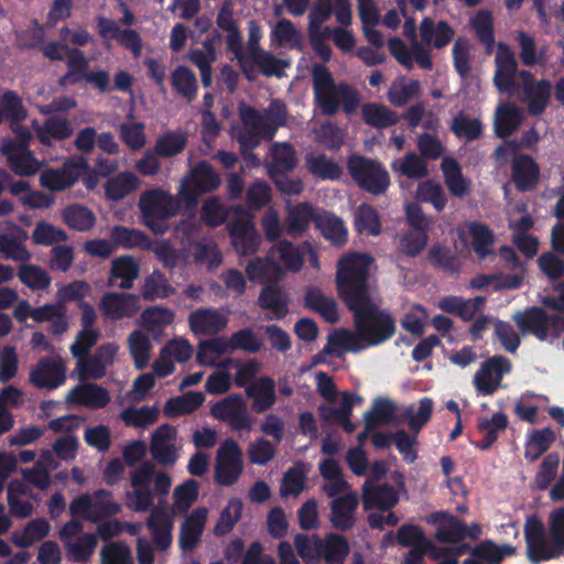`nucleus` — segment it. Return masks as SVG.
<instances>
[{
	"mask_svg": "<svg viewBox=\"0 0 564 564\" xmlns=\"http://www.w3.org/2000/svg\"><path fill=\"white\" fill-rule=\"evenodd\" d=\"M372 261L368 254H346L337 263L335 278L338 296L352 313L355 329L368 347L382 345L397 333L395 318L380 308L381 301L370 283Z\"/></svg>",
	"mask_w": 564,
	"mask_h": 564,
	"instance_id": "f257e3e1",
	"label": "nucleus"
},
{
	"mask_svg": "<svg viewBox=\"0 0 564 564\" xmlns=\"http://www.w3.org/2000/svg\"><path fill=\"white\" fill-rule=\"evenodd\" d=\"M183 203L162 188L148 189L141 194L139 208L142 223L153 234L163 235L169 230L167 220L176 216Z\"/></svg>",
	"mask_w": 564,
	"mask_h": 564,
	"instance_id": "f03ea898",
	"label": "nucleus"
},
{
	"mask_svg": "<svg viewBox=\"0 0 564 564\" xmlns=\"http://www.w3.org/2000/svg\"><path fill=\"white\" fill-rule=\"evenodd\" d=\"M347 170L358 188L373 196L384 195L390 187L389 172L378 160L352 154L347 160Z\"/></svg>",
	"mask_w": 564,
	"mask_h": 564,
	"instance_id": "7ed1b4c3",
	"label": "nucleus"
},
{
	"mask_svg": "<svg viewBox=\"0 0 564 564\" xmlns=\"http://www.w3.org/2000/svg\"><path fill=\"white\" fill-rule=\"evenodd\" d=\"M221 184L219 174L207 161L196 163L183 178L178 197L188 210L197 207L199 197L213 193Z\"/></svg>",
	"mask_w": 564,
	"mask_h": 564,
	"instance_id": "20e7f679",
	"label": "nucleus"
},
{
	"mask_svg": "<svg viewBox=\"0 0 564 564\" xmlns=\"http://www.w3.org/2000/svg\"><path fill=\"white\" fill-rule=\"evenodd\" d=\"M390 478L395 487L389 484L376 485L371 480L365 481L361 490V500L366 511L375 509L390 511L398 505L400 500L399 492L405 491L404 475L399 470H394L391 473Z\"/></svg>",
	"mask_w": 564,
	"mask_h": 564,
	"instance_id": "39448f33",
	"label": "nucleus"
},
{
	"mask_svg": "<svg viewBox=\"0 0 564 564\" xmlns=\"http://www.w3.org/2000/svg\"><path fill=\"white\" fill-rule=\"evenodd\" d=\"M68 70L59 77L58 86L67 87L86 80L94 85L100 93L110 90V77L106 70L88 72L89 61L82 50L69 51V59L66 61Z\"/></svg>",
	"mask_w": 564,
	"mask_h": 564,
	"instance_id": "423d86ee",
	"label": "nucleus"
},
{
	"mask_svg": "<svg viewBox=\"0 0 564 564\" xmlns=\"http://www.w3.org/2000/svg\"><path fill=\"white\" fill-rule=\"evenodd\" d=\"M236 217L227 225L235 250L242 256L256 253L262 238L258 232L252 215L241 205L234 207Z\"/></svg>",
	"mask_w": 564,
	"mask_h": 564,
	"instance_id": "0eeeda50",
	"label": "nucleus"
},
{
	"mask_svg": "<svg viewBox=\"0 0 564 564\" xmlns=\"http://www.w3.org/2000/svg\"><path fill=\"white\" fill-rule=\"evenodd\" d=\"M243 453L234 438L225 440L217 449L214 480L225 487L235 485L243 471Z\"/></svg>",
	"mask_w": 564,
	"mask_h": 564,
	"instance_id": "6e6552de",
	"label": "nucleus"
},
{
	"mask_svg": "<svg viewBox=\"0 0 564 564\" xmlns=\"http://www.w3.org/2000/svg\"><path fill=\"white\" fill-rule=\"evenodd\" d=\"M210 415L227 423L236 432H250L253 426V419L248 411L246 400L240 393H231L215 402L210 408Z\"/></svg>",
	"mask_w": 564,
	"mask_h": 564,
	"instance_id": "1a4fd4ad",
	"label": "nucleus"
},
{
	"mask_svg": "<svg viewBox=\"0 0 564 564\" xmlns=\"http://www.w3.org/2000/svg\"><path fill=\"white\" fill-rule=\"evenodd\" d=\"M88 170L87 159L83 155H75L67 159L61 167L44 170L40 175V183L52 192H62L75 185L82 173Z\"/></svg>",
	"mask_w": 564,
	"mask_h": 564,
	"instance_id": "9d476101",
	"label": "nucleus"
},
{
	"mask_svg": "<svg viewBox=\"0 0 564 564\" xmlns=\"http://www.w3.org/2000/svg\"><path fill=\"white\" fill-rule=\"evenodd\" d=\"M495 65L496 69L492 82L496 89L501 94L513 95L519 89V84L516 80L518 62L514 52L508 44L503 42L498 43Z\"/></svg>",
	"mask_w": 564,
	"mask_h": 564,
	"instance_id": "9b49d317",
	"label": "nucleus"
},
{
	"mask_svg": "<svg viewBox=\"0 0 564 564\" xmlns=\"http://www.w3.org/2000/svg\"><path fill=\"white\" fill-rule=\"evenodd\" d=\"M312 84L315 104L322 115L333 117L338 112V102L333 98L336 86L330 70L324 64H314L312 67Z\"/></svg>",
	"mask_w": 564,
	"mask_h": 564,
	"instance_id": "f8f14e48",
	"label": "nucleus"
},
{
	"mask_svg": "<svg viewBox=\"0 0 564 564\" xmlns=\"http://www.w3.org/2000/svg\"><path fill=\"white\" fill-rule=\"evenodd\" d=\"M177 430L170 424L159 426L151 435L150 454L161 466L172 467L180 458V448L175 445Z\"/></svg>",
	"mask_w": 564,
	"mask_h": 564,
	"instance_id": "ddd939ff",
	"label": "nucleus"
},
{
	"mask_svg": "<svg viewBox=\"0 0 564 564\" xmlns=\"http://www.w3.org/2000/svg\"><path fill=\"white\" fill-rule=\"evenodd\" d=\"M66 381V366L59 356L42 357L30 370V382L39 389L54 390Z\"/></svg>",
	"mask_w": 564,
	"mask_h": 564,
	"instance_id": "4468645a",
	"label": "nucleus"
},
{
	"mask_svg": "<svg viewBox=\"0 0 564 564\" xmlns=\"http://www.w3.org/2000/svg\"><path fill=\"white\" fill-rule=\"evenodd\" d=\"M510 360L501 355H496L484 361L479 370L475 373L474 384L477 391L482 395L494 394L503 378L505 373L510 372Z\"/></svg>",
	"mask_w": 564,
	"mask_h": 564,
	"instance_id": "2eb2a0df",
	"label": "nucleus"
},
{
	"mask_svg": "<svg viewBox=\"0 0 564 564\" xmlns=\"http://www.w3.org/2000/svg\"><path fill=\"white\" fill-rule=\"evenodd\" d=\"M97 28L104 40H115L120 46L130 51L134 58L141 56L143 43L135 30L120 29L115 20L105 17L97 18Z\"/></svg>",
	"mask_w": 564,
	"mask_h": 564,
	"instance_id": "dca6fc26",
	"label": "nucleus"
},
{
	"mask_svg": "<svg viewBox=\"0 0 564 564\" xmlns=\"http://www.w3.org/2000/svg\"><path fill=\"white\" fill-rule=\"evenodd\" d=\"M512 319L522 335H533L540 341L547 339L550 315L542 307L531 306L524 311H518Z\"/></svg>",
	"mask_w": 564,
	"mask_h": 564,
	"instance_id": "f3484780",
	"label": "nucleus"
},
{
	"mask_svg": "<svg viewBox=\"0 0 564 564\" xmlns=\"http://www.w3.org/2000/svg\"><path fill=\"white\" fill-rule=\"evenodd\" d=\"M100 310L112 321L130 318L140 310L139 296L130 293H107L100 301Z\"/></svg>",
	"mask_w": 564,
	"mask_h": 564,
	"instance_id": "a211bd4d",
	"label": "nucleus"
},
{
	"mask_svg": "<svg viewBox=\"0 0 564 564\" xmlns=\"http://www.w3.org/2000/svg\"><path fill=\"white\" fill-rule=\"evenodd\" d=\"M359 506L358 495L355 491L334 498L330 503L332 527L339 531H348L356 524V512Z\"/></svg>",
	"mask_w": 564,
	"mask_h": 564,
	"instance_id": "6ab92c4d",
	"label": "nucleus"
},
{
	"mask_svg": "<svg viewBox=\"0 0 564 564\" xmlns=\"http://www.w3.org/2000/svg\"><path fill=\"white\" fill-rule=\"evenodd\" d=\"M511 177L519 192L533 191L540 178V166L529 154L516 155L512 160Z\"/></svg>",
	"mask_w": 564,
	"mask_h": 564,
	"instance_id": "aec40b11",
	"label": "nucleus"
},
{
	"mask_svg": "<svg viewBox=\"0 0 564 564\" xmlns=\"http://www.w3.org/2000/svg\"><path fill=\"white\" fill-rule=\"evenodd\" d=\"M246 397L256 413H264L276 402L275 381L269 376H261L246 387Z\"/></svg>",
	"mask_w": 564,
	"mask_h": 564,
	"instance_id": "412c9836",
	"label": "nucleus"
},
{
	"mask_svg": "<svg viewBox=\"0 0 564 564\" xmlns=\"http://www.w3.org/2000/svg\"><path fill=\"white\" fill-rule=\"evenodd\" d=\"M419 31L422 43L436 50L447 46L455 36V30L447 21L435 22L429 17L422 19Z\"/></svg>",
	"mask_w": 564,
	"mask_h": 564,
	"instance_id": "4be33fe9",
	"label": "nucleus"
},
{
	"mask_svg": "<svg viewBox=\"0 0 564 564\" xmlns=\"http://www.w3.org/2000/svg\"><path fill=\"white\" fill-rule=\"evenodd\" d=\"M206 520L207 509L205 507L194 509L185 518L178 535V545L182 551L187 552L195 549L204 532Z\"/></svg>",
	"mask_w": 564,
	"mask_h": 564,
	"instance_id": "5701e85b",
	"label": "nucleus"
},
{
	"mask_svg": "<svg viewBox=\"0 0 564 564\" xmlns=\"http://www.w3.org/2000/svg\"><path fill=\"white\" fill-rule=\"evenodd\" d=\"M188 324L196 335H215L227 326L228 319L215 308H198L188 315Z\"/></svg>",
	"mask_w": 564,
	"mask_h": 564,
	"instance_id": "b1692460",
	"label": "nucleus"
},
{
	"mask_svg": "<svg viewBox=\"0 0 564 564\" xmlns=\"http://www.w3.org/2000/svg\"><path fill=\"white\" fill-rule=\"evenodd\" d=\"M67 402L97 410L108 405L110 395L108 390L99 384L84 383L69 391Z\"/></svg>",
	"mask_w": 564,
	"mask_h": 564,
	"instance_id": "393cba45",
	"label": "nucleus"
},
{
	"mask_svg": "<svg viewBox=\"0 0 564 564\" xmlns=\"http://www.w3.org/2000/svg\"><path fill=\"white\" fill-rule=\"evenodd\" d=\"M22 147L18 142L10 141L4 144L1 152L7 158L11 171L19 176H32L39 171V162L31 152H22Z\"/></svg>",
	"mask_w": 564,
	"mask_h": 564,
	"instance_id": "a878e982",
	"label": "nucleus"
},
{
	"mask_svg": "<svg viewBox=\"0 0 564 564\" xmlns=\"http://www.w3.org/2000/svg\"><path fill=\"white\" fill-rule=\"evenodd\" d=\"M523 120V112L514 102H506L498 106L494 122V131L497 138L506 139L513 134Z\"/></svg>",
	"mask_w": 564,
	"mask_h": 564,
	"instance_id": "bb28decb",
	"label": "nucleus"
},
{
	"mask_svg": "<svg viewBox=\"0 0 564 564\" xmlns=\"http://www.w3.org/2000/svg\"><path fill=\"white\" fill-rule=\"evenodd\" d=\"M153 542L158 550L165 551L172 544V520L164 509L153 508L147 520Z\"/></svg>",
	"mask_w": 564,
	"mask_h": 564,
	"instance_id": "cd10ccee",
	"label": "nucleus"
},
{
	"mask_svg": "<svg viewBox=\"0 0 564 564\" xmlns=\"http://www.w3.org/2000/svg\"><path fill=\"white\" fill-rule=\"evenodd\" d=\"M140 264L129 254L117 257L111 262L109 283L115 284L120 280L118 286L122 290H129L139 278Z\"/></svg>",
	"mask_w": 564,
	"mask_h": 564,
	"instance_id": "c85d7f7f",
	"label": "nucleus"
},
{
	"mask_svg": "<svg viewBox=\"0 0 564 564\" xmlns=\"http://www.w3.org/2000/svg\"><path fill=\"white\" fill-rule=\"evenodd\" d=\"M110 239L113 246L122 249H152V241L149 236L142 230L126 227L122 225H116L110 230Z\"/></svg>",
	"mask_w": 564,
	"mask_h": 564,
	"instance_id": "c756f323",
	"label": "nucleus"
},
{
	"mask_svg": "<svg viewBox=\"0 0 564 564\" xmlns=\"http://www.w3.org/2000/svg\"><path fill=\"white\" fill-rule=\"evenodd\" d=\"M258 302L262 310L272 312L273 316L268 319H283L289 314V297L278 285L262 288Z\"/></svg>",
	"mask_w": 564,
	"mask_h": 564,
	"instance_id": "7c9ffc66",
	"label": "nucleus"
},
{
	"mask_svg": "<svg viewBox=\"0 0 564 564\" xmlns=\"http://www.w3.org/2000/svg\"><path fill=\"white\" fill-rule=\"evenodd\" d=\"M315 228L322 236L336 246H343L347 241V229L344 221L332 213L322 210L317 213Z\"/></svg>",
	"mask_w": 564,
	"mask_h": 564,
	"instance_id": "2f4dec72",
	"label": "nucleus"
},
{
	"mask_svg": "<svg viewBox=\"0 0 564 564\" xmlns=\"http://www.w3.org/2000/svg\"><path fill=\"white\" fill-rule=\"evenodd\" d=\"M441 169L449 193L458 198L467 196L469 193V182L464 177L459 163L452 156H445Z\"/></svg>",
	"mask_w": 564,
	"mask_h": 564,
	"instance_id": "473e14b6",
	"label": "nucleus"
},
{
	"mask_svg": "<svg viewBox=\"0 0 564 564\" xmlns=\"http://www.w3.org/2000/svg\"><path fill=\"white\" fill-rule=\"evenodd\" d=\"M524 100L528 104V111L531 116L542 115L550 104L552 97V84L549 79H540L536 84L528 86L523 90Z\"/></svg>",
	"mask_w": 564,
	"mask_h": 564,
	"instance_id": "72a5a7b5",
	"label": "nucleus"
},
{
	"mask_svg": "<svg viewBox=\"0 0 564 564\" xmlns=\"http://www.w3.org/2000/svg\"><path fill=\"white\" fill-rule=\"evenodd\" d=\"M205 402V395L199 391H189L180 397L170 398L163 408L167 417H177L195 412Z\"/></svg>",
	"mask_w": 564,
	"mask_h": 564,
	"instance_id": "f704fd0d",
	"label": "nucleus"
},
{
	"mask_svg": "<svg viewBox=\"0 0 564 564\" xmlns=\"http://www.w3.org/2000/svg\"><path fill=\"white\" fill-rule=\"evenodd\" d=\"M316 217L317 213L310 203H300L288 213L285 232L295 238L308 228L311 221L315 223Z\"/></svg>",
	"mask_w": 564,
	"mask_h": 564,
	"instance_id": "c9c22d12",
	"label": "nucleus"
},
{
	"mask_svg": "<svg viewBox=\"0 0 564 564\" xmlns=\"http://www.w3.org/2000/svg\"><path fill=\"white\" fill-rule=\"evenodd\" d=\"M116 352L115 347L111 344L102 345L98 348L97 352L91 357L78 358L77 369L79 371V378L82 380L101 379L106 373V364L104 360V354L110 356Z\"/></svg>",
	"mask_w": 564,
	"mask_h": 564,
	"instance_id": "e433bc0d",
	"label": "nucleus"
},
{
	"mask_svg": "<svg viewBox=\"0 0 564 564\" xmlns=\"http://www.w3.org/2000/svg\"><path fill=\"white\" fill-rule=\"evenodd\" d=\"M361 115L365 123L376 129H386L399 122L398 113L379 102L365 104Z\"/></svg>",
	"mask_w": 564,
	"mask_h": 564,
	"instance_id": "4c0bfd02",
	"label": "nucleus"
},
{
	"mask_svg": "<svg viewBox=\"0 0 564 564\" xmlns=\"http://www.w3.org/2000/svg\"><path fill=\"white\" fill-rule=\"evenodd\" d=\"M305 307L317 312L328 323H337L339 319L337 304L332 297L325 296L321 290L310 288L304 297Z\"/></svg>",
	"mask_w": 564,
	"mask_h": 564,
	"instance_id": "58836bf2",
	"label": "nucleus"
},
{
	"mask_svg": "<svg viewBox=\"0 0 564 564\" xmlns=\"http://www.w3.org/2000/svg\"><path fill=\"white\" fill-rule=\"evenodd\" d=\"M350 551L348 540L337 533H327L322 539L321 558L326 564H343Z\"/></svg>",
	"mask_w": 564,
	"mask_h": 564,
	"instance_id": "ea45409f",
	"label": "nucleus"
},
{
	"mask_svg": "<svg viewBox=\"0 0 564 564\" xmlns=\"http://www.w3.org/2000/svg\"><path fill=\"white\" fill-rule=\"evenodd\" d=\"M63 221L68 228L86 232L96 225V216L91 209L80 204H70L62 212Z\"/></svg>",
	"mask_w": 564,
	"mask_h": 564,
	"instance_id": "a19ab883",
	"label": "nucleus"
},
{
	"mask_svg": "<svg viewBox=\"0 0 564 564\" xmlns=\"http://www.w3.org/2000/svg\"><path fill=\"white\" fill-rule=\"evenodd\" d=\"M74 133L72 122L67 118L50 117L37 132V139L45 147L52 145V139L63 141Z\"/></svg>",
	"mask_w": 564,
	"mask_h": 564,
	"instance_id": "79ce46f5",
	"label": "nucleus"
},
{
	"mask_svg": "<svg viewBox=\"0 0 564 564\" xmlns=\"http://www.w3.org/2000/svg\"><path fill=\"white\" fill-rule=\"evenodd\" d=\"M50 522L45 518H36L31 520L21 532H13L12 542L18 547L26 549L43 540L50 533Z\"/></svg>",
	"mask_w": 564,
	"mask_h": 564,
	"instance_id": "37998d69",
	"label": "nucleus"
},
{
	"mask_svg": "<svg viewBox=\"0 0 564 564\" xmlns=\"http://www.w3.org/2000/svg\"><path fill=\"white\" fill-rule=\"evenodd\" d=\"M171 85L176 94L187 101H193L197 96V78L195 73L187 66L180 65L172 72Z\"/></svg>",
	"mask_w": 564,
	"mask_h": 564,
	"instance_id": "c03bdc74",
	"label": "nucleus"
},
{
	"mask_svg": "<svg viewBox=\"0 0 564 564\" xmlns=\"http://www.w3.org/2000/svg\"><path fill=\"white\" fill-rule=\"evenodd\" d=\"M272 160L268 165V174L274 175L291 172L297 163L296 153L290 143H276L271 149Z\"/></svg>",
	"mask_w": 564,
	"mask_h": 564,
	"instance_id": "a18cd8bd",
	"label": "nucleus"
},
{
	"mask_svg": "<svg viewBox=\"0 0 564 564\" xmlns=\"http://www.w3.org/2000/svg\"><path fill=\"white\" fill-rule=\"evenodd\" d=\"M305 164L311 174L322 180H338L343 172L339 164L323 153H307Z\"/></svg>",
	"mask_w": 564,
	"mask_h": 564,
	"instance_id": "49530a36",
	"label": "nucleus"
},
{
	"mask_svg": "<svg viewBox=\"0 0 564 564\" xmlns=\"http://www.w3.org/2000/svg\"><path fill=\"white\" fill-rule=\"evenodd\" d=\"M139 180L130 172H123L106 182L105 196L109 200L118 202L138 188Z\"/></svg>",
	"mask_w": 564,
	"mask_h": 564,
	"instance_id": "de8ad7c7",
	"label": "nucleus"
},
{
	"mask_svg": "<svg viewBox=\"0 0 564 564\" xmlns=\"http://www.w3.org/2000/svg\"><path fill=\"white\" fill-rule=\"evenodd\" d=\"M355 227L359 234L379 236L382 225L377 209L369 204L359 205L355 213Z\"/></svg>",
	"mask_w": 564,
	"mask_h": 564,
	"instance_id": "09e8293b",
	"label": "nucleus"
},
{
	"mask_svg": "<svg viewBox=\"0 0 564 564\" xmlns=\"http://www.w3.org/2000/svg\"><path fill=\"white\" fill-rule=\"evenodd\" d=\"M471 248L479 260H485L494 252L495 237L489 227L480 223H471L469 226Z\"/></svg>",
	"mask_w": 564,
	"mask_h": 564,
	"instance_id": "8fccbe9b",
	"label": "nucleus"
},
{
	"mask_svg": "<svg viewBox=\"0 0 564 564\" xmlns=\"http://www.w3.org/2000/svg\"><path fill=\"white\" fill-rule=\"evenodd\" d=\"M128 347L133 358L134 367L138 370L144 369L149 364L152 347L150 338L142 330L135 329L128 337Z\"/></svg>",
	"mask_w": 564,
	"mask_h": 564,
	"instance_id": "3c124183",
	"label": "nucleus"
},
{
	"mask_svg": "<svg viewBox=\"0 0 564 564\" xmlns=\"http://www.w3.org/2000/svg\"><path fill=\"white\" fill-rule=\"evenodd\" d=\"M173 293V286L161 271L154 270L145 278L142 286V296L145 301L152 302L156 299H165Z\"/></svg>",
	"mask_w": 564,
	"mask_h": 564,
	"instance_id": "603ef678",
	"label": "nucleus"
},
{
	"mask_svg": "<svg viewBox=\"0 0 564 564\" xmlns=\"http://www.w3.org/2000/svg\"><path fill=\"white\" fill-rule=\"evenodd\" d=\"M187 144V134L183 131H167L155 142L154 152L161 158H172L183 152Z\"/></svg>",
	"mask_w": 564,
	"mask_h": 564,
	"instance_id": "864d4df0",
	"label": "nucleus"
},
{
	"mask_svg": "<svg viewBox=\"0 0 564 564\" xmlns=\"http://www.w3.org/2000/svg\"><path fill=\"white\" fill-rule=\"evenodd\" d=\"M392 170L411 180H421L429 175L426 162L414 152L406 153L400 161H394Z\"/></svg>",
	"mask_w": 564,
	"mask_h": 564,
	"instance_id": "5fc2aeb1",
	"label": "nucleus"
},
{
	"mask_svg": "<svg viewBox=\"0 0 564 564\" xmlns=\"http://www.w3.org/2000/svg\"><path fill=\"white\" fill-rule=\"evenodd\" d=\"M1 112L4 120L19 124L28 117L22 98L14 90H6L0 97Z\"/></svg>",
	"mask_w": 564,
	"mask_h": 564,
	"instance_id": "6e6d98bb",
	"label": "nucleus"
},
{
	"mask_svg": "<svg viewBox=\"0 0 564 564\" xmlns=\"http://www.w3.org/2000/svg\"><path fill=\"white\" fill-rule=\"evenodd\" d=\"M174 312L162 306H149L140 315L141 325L149 332L160 330L174 322Z\"/></svg>",
	"mask_w": 564,
	"mask_h": 564,
	"instance_id": "4d7b16f0",
	"label": "nucleus"
},
{
	"mask_svg": "<svg viewBox=\"0 0 564 564\" xmlns=\"http://www.w3.org/2000/svg\"><path fill=\"white\" fill-rule=\"evenodd\" d=\"M476 36L480 43L486 46L487 52H491L495 45L494 20L488 10L478 11L470 21Z\"/></svg>",
	"mask_w": 564,
	"mask_h": 564,
	"instance_id": "13d9d810",
	"label": "nucleus"
},
{
	"mask_svg": "<svg viewBox=\"0 0 564 564\" xmlns=\"http://www.w3.org/2000/svg\"><path fill=\"white\" fill-rule=\"evenodd\" d=\"M416 197L423 203L431 204L437 212H442L447 204L443 186L433 180L421 182L417 185Z\"/></svg>",
	"mask_w": 564,
	"mask_h": 564,
	"instance_id": "bf43d9fd",
	"label": "nucleus"
},
{
	"mask_svg": "<svg viewBox=\"0 0 564 564\" xmlns=\"http://www.w3.org/2000/svg\"><path fill=\"white\" fill-rule=\"evenodd\" d=\"M451 130L457 138H466L467 141H475L481 137L484 126L479 119L469 118L460 112L454 117Z\"/></svg>",
	"mask_w": 564,
	"mask_h": 564,
	"instance_id": "052dcab7",
	"label": "nucleus"
},
{
	"mask_svg": "<svg viewBox=\"0 0 564 564\" xmlns=\"http://www.w3.org/2000/svg\"><path fill=\"white\" fill-rule=\"evenodd\" d=\"M199 495V485L195 479H187L175 487L173 491L174 509L180 513H185L197 500Z\"/></svg>",
	"mask_w": 564,
	"mask_h": 564,
	"instance_id": "680f3d73",
	"label": "nucleus"
},
{
	"mask_svg": "<svg viewBox=\"0 0 564 564\" xmlns=\"http://www.w3.org/2000/svg\"><path fill=\"white\" fill-rule=\"evenodd\" d=\"M228 215L229 209L220 203L217 196L206 199L200 208V219L210 228H216L225 224Z\"/></svg>",
	"mask_w": 564,
	"mask_h": 564,
	"instance_id": "e2e57ef3",
	"label": "nucleus"
},
{
	"mask_svg": "<svg viewBox=\"0 0 564 564\" xmlns=\"http://www.w3.org/2000/svg\"><path fill=\"white\" fill-rule=\"evenodd\" d=\"M333 94V98L338 102V109L341 107L346 115L355 113L360 106V93L351 84L339 82Z\"/></svg>",
	"mask_w": 564,
	"mask_h": 564,
	"instance_id": "0e129e2a",
	"label": "nucleus"
},
{
	"mask_svg": "<svg viewBox=\"0 0 564 564\" xmlns=\"http://www.w3.org/2000/svg\"><path fill=\"white\" fill-rule=\"evenodd\" d=\"M294 545L299 556L305 564H317L321 560L322 539L314 535L310 539L305 534H296Z\"/></svg>",
	"mask_w": 564,
	"mask_h": 564,
	"instance_id": "69168bd1",
	"label": "nucleus"
},
{
	"mask_svg": "<svg viewBox=\"0 0 564 564\" xmlns=\"http://www.w3.org/2000/svg\"><path fill=\"white\" fill-rule=\"evenodd\" d=\"M243 505L239 499H230L221 511L219 519L214 527V533L218 536L229 533L240 520Z\"/></svg>",
	"mask_w": 564,
	"mask_h": 564,
	"instance_id": "338daca9",
	"label": "nucleus"
},
{
	"mask_svg": "<svg viewBox=\"0 0 564 564\" xmlns=\"http://www.w3.org/2000/svg\"><path fill=\"white\" fill-rule=\"evenodd\" d=\"M101 564H134L131 550L122 542H112L100 551Z\"/></svg>",
	"mask_w": 564,
	"mask_h": 564,
	"instance_id": "774afa93",
	"label": "nucleus"
}]
</instances>
